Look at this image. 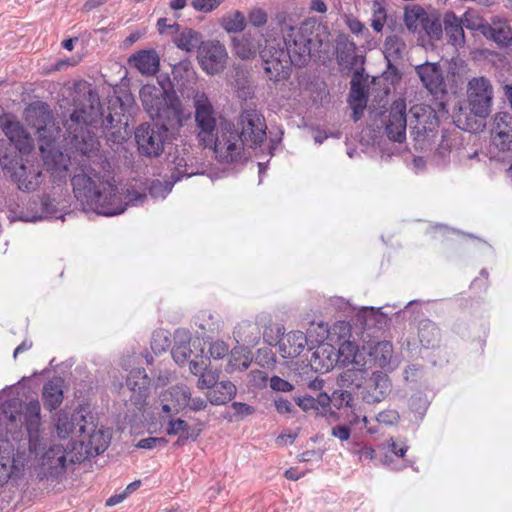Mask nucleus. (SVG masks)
<instances>
[{"label": "nucleus", "mask_w": 512, "mask_h": 512, "mask_svg": "<svg viewBox=\"0 0 512 512\" xmlns=\"http://www.w3.org/2000/svg\"><path fill=\"white\" fill-rule=\"evenodd\" d=\"M214 108L205 94L195 99V122L198 138L205 147L213 148L220 163H245L244 146L260 147L266 138V123L256 109H244L237 124L222 118L217 127Z\"/></svg>", "instance_id": "nucleus-1"}, {"label": "nucleus", "mask_w": 512, "mask_h": 512, "mask_svg": "<svg viewBox=\"0 0 512 512\" xmlns=\"http://www.w3.org/2000/svg\"><path fill=\"white\" fill-rule=\"evenodd\" d=\"M0 128L7 137L0 139V165L5 175L23 192H32L42 182L39 162L28 159L34 148L33 139L11 113L0 115Z\"/></svg>", "instance_id": "nucleus-2"}, {"label": "nucleus", "mask_w": 512, "mask_h": 512, "mask_svg": "<svg viewBox=\"0 0 512 512\" xmlns=\"http://www.w3.org/2000/svg\"><path fill=\"white\" fill-rule=\"evenodd\" d=\"M0 128L7 137L0 139V165L5 175L23 192H32L42 182L39 162L28 159L34 148L33 139L11 113L0 115Z\"/></svg>", "instance_id": "nucleus-3"}, {"label": "nucleus", "mask_w": 512, "mask_h": 512, "mask_svg": "<svg viewBox=\"0 0 512 512\" xmlns=\"http://www.w3.org/2000/svg\"><path fill=\"white\" fill-rule=\"evenodd\" d=\"M73 110L63 120L70 144L82 156H90L98 141L89 127L96 126L103 116L99 95L85 80L76 81L72 92Z\"/></svg>", "instance_id": "nucleus-4"}, {"label": "nucleus", "mask_w": 512, "mask_h": 512, "mask_svg": "<svg viewBox=\"0 0 512 512\" xmlns=\"http://www.w3.org/2000/svg\"><path fill=\"white\" fill-rule=\"evenodd\" d=\"M71 184L75 198L84 209L111 217L122 214L127 208L114 177L101 180L97 174L91 177L80 173L71 177Z\"/></svg>", "instance_id": "nucleus-5"}, {"label": "nucleus", "mask_w": 512, "mask_h": 512, "mask_svg": "<svg viewBox=\"0 0 512 512\" xmlns=\"http://www.w3.org/2000/svg\"><path fill=\"white\" fill-rule=\"evenodd\" d=\"M326 27L315 20H305L299 27L289 25L284 36L279 38L293 60L295 67H305L312 55L322 52Z\"/></svg>", "instance_id": "nucleus-6"}, {"label": "nucleus", "mask_w": 512, "mask_h": 512, "mask_svg": "<svg viewBox=\"0 0 512 512\" xmlns=\"http://www.w3.org/2000/svg\"><path fill=\"white\" fill-rule=\"evenodd\" d=\"M139 96L144 110L153 121H163L172 127L182 126L183 109L177 93L166 94L154 84H145Z\"/></svg>", "instance_id": "nucleus-7"}, {"label": "nucleus", "mask_w": 512, "mask_h": 512, "mask_svg": "<svg viewBox=\"0 0 512 512\" xmlns=\"http://www.w3.org/2000/svg\"><path fill=\"white\" fill-rule=\"evenodd\" d=\"M264 43L259 56L266 76L274 84L287 81L294 66L289 52L283 47L279 38L265 39Z\"/></svg>", "instance_id": "nucleus-8"}, {"label": "nucleus", "mask_w": 512, "mask_h": 512, "mask_svg": "<svg viewBox=\"0 0 512 512\" xmlns=\"http://www.w3.org/2000/svg\"><path fill=\"white\" fill-rule=\"evenodd\" d=\"M171 128L174 127L163 121L140 124L134 133L139 155L149 159L160 157L164 152L165 145L171 141Z\"/></svg>", "instance_id": "nucleus-9"}, {"label": "nucleus", "mask_w": 512, "mask_h": 512, "mask_svg": "<svg viewBox=\"0 0 512 512\" xmlns=\"http://www.w3.org/2000/svg\"><path fill=\"white\" fill-rule=\"evenodd\" d=\"M25 120L27 124L35 129L39 140L46 145L52 144L60 128L55 125L54 116L48 103L36 101L25 109Z\"/></svg>", "instance_id": "nucleus-10"}, {"label": "nucleus", "mask_w": 512, "mask_h": 512, "mask_svg": "<svg viewBox=\"0 0 512 512\" xmlns=\"http://www.w3.org/2000/svg\"><path fill=\"white\" fill-rule=\"evenodd\" d=\"M468 104L471 113L479 118H486L491 111L493 88L485 77L473 78L468 83Z\"/></svg>", "instance_id": "nucleus-11"}, {"label": "nucleus", "mask_w": 512, "mask_h": 512, "mask_svg": "<svg viewBox=\"0 0 512 512\" xmlns=\"http://www.w3.org/2000/svg\"><path fill=\"white\" fill-rule=\"evenodd\" d=\"M409 127L416 140L433 136L439 127L436 111L429 105H413L409 110Z\"/></svg>", "instance_id": "nucleus-12"}, {"label": "nucleus", "mask_w": 512, "mask_h": 512, "mask_svg": "<svg viewBox=\"0 0 512 512\" xmlns=\"http://www.w3.org/2000/svg\"><path fill=\"white\" fill-rule=\"evenodd\" d=\"M77 444L76 441L70 440L66 446L53 444L45 451L42 465L47 479H58L65 474L67 469L66 456L76 449Z\"/></svg>", "instance_id": "nucleus-13"}, {"label": "nucleus", "mask_w": 512, "mask_h": 512, "mask_svg": "<svg viewBox=\"0 0 512 512\" xmlns=\"http://www.w3.org/2000/svg\"><path fill=\"white\" fill-rule=\"evenodd\" d=\"M200 67L208 75L221 73L227 65L228 53L218 40H208L197 54Z\"/></svg>", "instance_id": "nucleus-14"}, {"label": "nucleus", "mask_w": 512, "mask_h": 512, "mask_svg": "<svg viewBox=\"0 0 512 512\" xmlns=\"http://www.w3.org/2000/svg\"><path fill=\"white\" fill-rule=\"evenodd\" d=\"M391 390L392 383L387 373L380 370L371 371L361 390V399L367 404L379 403L391 393Z\"/></svg>", "instance_id": "nucleus-15"}, {"label": "nucleus", "mask_w": 512, "mask_h": 512, "mask_svg": "<svg viewBox=\"0 0 512 512\" xmlns=\"http://www.w3.org/2000/svg\"><path fill=\"white\" fill-rule=\"evenodd\" d=\"M150 384L151 379L144 368H134L127 375L126 386L132 392L130 401L139 411L143 410L147 404Z\"/></svg>", "instance_id": "nucleus-16"}, {"label": "nucleus", "mask_w": 512, "mask_h": 512, "mask_svg": "<svg viewBox=\"0 0 512 512\" xmlns=\"http://www.w3.org/2000/svg\"><path fill=\"white\" fill-rule=\"evenodd\" d=\"M357 46L345 33H339L336 38V61L341 71H352L358 64L364 65L365 56L356 54Z\"/></svg>", "instance_id": "nucleus-17"}, {"label": "nucleus", "mask_w": 512, "mask_h": 512, "mask_svg": "<svg viewBox=\"0 0 512 512\" xmlns=\"http://www.w3.org/2000/svg\"><path fill=\"white\" fill-rule=\"evenodd\" d=\"M407 121L405 101L403 99L393 101L385 125L387 137L394 142L402 143L406 139Z\"/></svg>", "instance_id": "nucleus-18"}, {"label": "nucleus", "mask_w": 512, "mask_h": 512, "mask_svg": "<svg viewBox=\"0 0 512 512\" xmlns=\"http://www.w3.org/2000/svg\"><path fill=\"white\" fill-rule=\"evenodd\" d=\"M492 144L502 152L512 150V114L510 112H498L491 129Z\"/></svg>", "instance_id": "nucleus-19"}, {"label": "nucleus", "mask_w": 512, "mask_h": 512, "mask_svg": "<svg viewBox=\"0 0 512 512\" xmlns=\"http://www.w3.org/2000/svg\"><path fill=\"white\" fill-rule=\"evenodd\" d=\"M329 341L319 343L310 358V365L318 373H327L335 366H338L336 358V345H334V336H329Z\"/></svg>", "instance_id": "nucleus-20"}, {"label": "nucleus", "mask_w": 512, "mask_h": 512, "mask_svg": "<svg viewBox=\"0 0 512 512\" xmlns=\"http://www.w3.org/2000/svg\"><path fill=\"white\" fill-rule=\"evenodd\" d=\"M58 212L57 203L54 198L49 194L32 197L27 204V215L22 216L21 219L29 222H36L55 216Z\"/></svg>", "instance_id": "nucleus-21"}, {"label": "nucleus", "mask_w": 512, "mask_h": 512, "mask_svg": "<svg viewBox=\"0 0 512 512\" xmlns=\"http://www.w3.org/2000/svg\"><path fill=\"white\" fill-rule=\"evenodd\" d=\"M86 417L80 412H73L69 414L61 410L57 414L56 419V432L59 438L67 439L76 428H78L79 435L86 433Z\"/></svg>", "instance_id": "nucleus-22"}, {"label": "nucleus", "mask_w": 512, "mask_h": 512, "mask_svg": "<svg viewBox=\"0 0 512 512\" xmlns=\"http://www.w3.org/2000/svg\"><path fill=\"white\" fill-rule=\"evenodd\" d=\"M262 35H254L250 31L244 33L240 38H232V52L242 60L253 59L257 53L260 54Z\"/></svg>", "instance_id": "nucleus-23"}, {"label": "nucleus", "mask_w": 512, "mask_h": 512, "mask_svg": "<svg viewBox=\"0 0 512 512\" xmlns=\"http://www.w3.org/2000/svg\"><path fill=\"white\" fill-rule=\"evenodd\" d=\"M68 162L69 159L60 151L51 152L49 156L45 157L44 164L54 185L59 187L66 184L70 177Z\"/></svg>", "instance_id": "nucleus-24"}, {"label": "nucleus", "mask_w": 512, "mask_h": 512, "mask_svg": "<svg viewBox=\"0 0 512 512\" xmlns=\"http://www.w3.org/2000/svg\"><path fill=\"white\" fill-rule=\"evenodd\" d=\"M128 63L142 74L155 75L159 72L160 57L155 49H142L132 54Z\"/></svg>", "instance_id": "nucleus-25"}, {"label": "nucleus", "mask_w": 512, "mask_h": 512, "mask_svg": "<svg viewBox=\"0 0 512 512\" xmlns=\"http://www.w3.org/2000/svg\"><path fill=\"white\" fill-rule=\"evenodd\" d=\"M6 418L11 422H16L18 419L24 418L25 427H40L41 426V406L37 399H32L25 404L23 412L21 411H8L3 409Z\"/></svg>", "instance_id": "nucleus-26"}, {"label": "nucleus", "mask_w": 512, "mask_h": 512, "mask_svg": "<svg viewBox=\"0 0 512 512\" xmlns=\"http://www.w3.org/2000/svg\"><path fill=\"white\" fill-rule=\"evenodd\" d=\"M418 338L422 348L433 351L441 348V330L438 325L430 319H422L418 323Z\"/></svg>", "instance_id": "nucleus-27"}, {"label": "nucleus", "mask_w": 512, "mask_h": 512, "mask_svg": "<svg viewBox=\"0 0 512 512\" xmlns=\"http://www.w3.org/2000/svg\"><path fill=\"white\" fill-rule=\"evenodd\" d=\"M370 374L371 370L367 368H356L353 366L340 374L338 384L341 388L355 391L361 397V390H363Z\"/></svg>", "instance_id": "nucleus-28"}, {"label": "nucleus", "mask_w": 512, "mask_h": 512, "mask_svg": "<svg viewBox=\"0 0 512 512\" xmlns=\"http://www.w3.org/2000/svg\"><path fill=\"white\" fill-rule=\"evenodd\" d=\"M191 333L187 329L178 328L174 332V345L171 349V356L175 363L184 366L192 353Z\"/></svg>", "instance_id": "nucleus-29"}, {"label": "nucleus", "mask_w": 512, "mask_h": 512, "mask_svg": "<svg viewBox=\"0 0 512 512\" xmlns=\"http://www.w3.org/2000/svg\"><path fill=\"white\" fill-rule=\"evenodd\" d=\"M62 384V378L49 380L44 384L42 390V400L46 410L52 412L62 404L64 399Z\"/></svg>", "instance_id": "nucleus-30"}, {"label": "nucleus", "mask_w": 512, "mask_h": 512, "mask_svg": "<svg viewBox=\"0 0 512 512\" xmlns=\"http://www.w3.org/2000/svg\"><path fill=\"white\" fill-rule=\"evenodd\" d=\"M423 85L431 92L436 91L443 83V76L438 63L426 62L415 68Z\"/></svg>", "instance_id": "nucleus-31"}, {"label": "nucleus", "mask_w": 512, "mask_h": 512, "mask_svg": "<svg viewBox=\"0 0 512 512\" xmlns=\"http://www.w3.org/2000/svg\"><path fill=\"white\" fill-rule=\"evenodd\" d=\"M334 345H336V358L338 366H346L348 364H358L356 357L359 351L358 345L354 341L345 339L342 335L334 337Z\"/></svg>", "instance_id": "nucleus-32"}, {"label": "nucleus", "mask_w": 512, "mask_h": 512, "mask_svg": "<svg viewBox=\"0 0 512 512\" xmlns=\"http://www.w3.org/2000/svg\"><path fill=\"white\" fill-rule=\"evenodd\" d=\"M205 42L202 33L189 27L183 28L179 35L173 39V43L177 48L188 53L199 52Z\"/></svg>", "instance_id": "nucleus-33"}, {"label": "nucleus", "mask_w": 512, "mask_h": 512, "mask_svg": "<svg viewBox=\"0 0 512 512\" xmlns=\"http://www.w3.org/2000/svg\"><path fill=\"white\" fill-rule=\"evenodd\" d=\"M443 23L446 34L449 37V43L462 47L466 40L461 19L450 10L444 14Z\"/></svg>", "instance_id": "nucleus-34"}, {"label": "nucleus", "mask_w": 512, "mask_h": 512, "mask_svg": "<svg viewBox=\"0 0 512 512\" xmlns=\"http://www.w3.org/2000/svg\"><path fill=\"white\" fill-rule=\"evenodd\" d=\"M237 393L235 384L229 380L220 381L212 390H208L206 397L215 406L225 405L230 402Z\"/></svg>", "instance_id": "nucleus-35"}, {"label": "nucleus", "mask_w": 512, "mask_h": 512, "mask_svg": "<svg viewBox=\"0 0 512 512\" xmlns=\"http://www.w3.org/2000/svg\"><path fill=\"white\" fill-rule=\"evenodd\" d=\"M357 318L364 327L371 325L382 327L389 321L387 314L382 311V307H363L357 314Z\"/></svg>", "instance_id": "nucleus-36"}, {"label": "nucleus", "mask_w": 512, "mask_h": 512, "mask_svg": "<svg viewBox=\"0 0 512 512\" xmlns=\"http://www.w3.org/2000/svg\"><path fill=\"white\" fill-rule=\"evenodd\" d=\"M182 179L183 175L177 170L176 172H171L169 180L164 182L158 179L152 180L148 188L149 194L153 198H165L171 192L174 184Z\"/></svg>", "instance_id": "nucleus-37"}, {"label": "nucleus", "mask_w": 512, "mask_h": 512, "mask_svg": "<svg viewBox=\"0 0 512 512\" xmlns=\"http://www.w3.org/2000/svg\"><path fill=\"white\" fill-rule=\"evenodd\" d=\"M287 343L289 344L288 350L286 349V344L283 343L281 345V351L287 354L286 357L296 358L305 349L307 338L301 331H292L287 335Z\"/></svg>", "instance_id": "nucleus-38"}, {"label": "nucleus", "mask_w": 512, "mask_h": 512, "mask_svg": "<svg viewBox=\"0 0 512 512\" xmlns=\"http://www.w3.org/2000/svg\"><path fill=\"white\" fill-rule=\"evenodd\" d=\"M293 400L303 410H320L326 411L328 407L329 396L325 392L320 393L317 398L310 395L305 396H293Z\"/></svg>", "instance_id": "nucleus-39"}, {"label": "nucleus", "mask_w": 512, "mask_h": 512, "mask_svg": "<svg viewBox=\"0 0 512 512\" xmlns=\"http://www.w3.org/2000/svg\"><path fill=\"white\" fill-rule=\"evenodd\" d=\"M220 26L227 33H241L246 28V19L241 11L236 10L233 13L222 17L220 20Z\"/></svg>", "instance_id": "nucleus-40"}, {"label": "nucleus", "mask_w": 512, "mask_h": 512, "mask_svg": "<svg viewBox=\"0 0 512 512\" xmlns=\"http://www.w3.org/2000/svg\"><path fill=\"white\" fill-rule=\"evenodd\" d=\"M172 76L176 84L185 85L189 82L194 75L192 62L188 59L179 61L178 63L170 64Z\"/></svg>", "instance_id": "nucleus-41"}, {"label": "nucleus", "mask_w": 512, "mask_h": 512, "mask_svg": "<svg viewBox=\"0 0 512 512\" xmlns=\"http://www.w3.org/2000/svg\"><path fill=\"white\" fill-rule=\"evenodd\" d=\"M405 48L406 44L400 36H387L384 42V56L385 58L400 60L403 57V51Z\"/></svg>", "instance_id": "nucleus-42"}, {"label": "nucleus", "mask_w": 512, "mask_h": 512, "mask_svg": "<svg viewBox=\"0 0 512 512\" xmlns=\"http://www.w3.org/2000/svg\"><path fill=\"white\" fill-rule=\"evenodd\" d=\"M427 12L420 5L406 6L404 12V23L407 29L411 32H415L417 29L416 22L419 21L421 25L424 20H427Z\"/></svg>", "instance_id": "nucleus-43"}, {"label": "nucleus", "mask_w": 512, "mask_h": 512, "mask_svg": "<svg viewBox=\"0 0 512 512\" xmlns=\"http://www.w3.org/2000/svg\"><path fill=\"white\" fill-rule=\"evenodd\" d=\"M424 376V366L417 363L408 364L403 371L404 380L410 385L411 389L420 386L423 382Z\"/></svg>", "instance_id": "nucleus-44"}, {"label": "nucleus", "mask_w": 512, "mask_h": 512, "mask_svg": "<svg viewBox=\"0 0 512 512\" xmlns=\"http://www.w3.org/2000/svg\"><path fill=\"white\" fill-rule=\"evenodd\" d=\"M429 406L430 401L427 395L421 391L412 394L409 399V408L419 420H423Z\"/></svg>", "instance_id": "nucleus-45"}, {"label": "nucleus", "mask_w": 512, "mask_h": 512, "mask_svg": "<svg viewBox=\"0 0 512 512\" xmlns=\"http://www.w3.org/2000/svg\"><path fill=\"white\" fill-rule=\"evenodd\" d=\"M392 351L389 341H379L371 348L370 356L374 357L380 367H385L390 362Z\"/></svg>", "instance_id": "nucleus-46"}, {"label": "nucleus", "mask_w": 512, "mask_h": 512, "mask_svg": "<svg viewBox=\"0 0 512 512\" xmlns=\"http://www.w3.org/2000/svg\"><path fill=\"white\" fill-rule=\"evenodd\" d=\"M171 346L170 334L164 329L155 330L152 334L150 347L155 355H160Z\"/></svg>", "instance_id": "nucleus-47"}, {"label": "nucleus", "mask_w": 512, "mask_h": 512, "mask_svg": "<svg viewBox=\"0 0 512 512\" xmlns=\"http://www.w3.org/2000/svg\"><path fill=\"white\" fill-rule=\"evenodd\" d=\"M383 3L384 0L373 1V17L371 20V27L376 33H380L383 30L387 20V13Z\"/></svg>", "instance_id": "nucleus-48"}, {"label": "nucleus", "mask_w": 512, "mask_h": 512, "mask_svg": "<svg viewBox=\"0 0 512 512\" xmlns=\"http://www.w3.org/2000/svg\"><path fill=\"white\" fill-rule=\"evenodd\" d=\"M202 423L190 426L188 422L186 421V427H184L182 430H180L179 436L177 440L174 442L175 447H182L186 445L188 441H196L202 432Z\"/></svg>", "instance_id": "nucleus-49"}, {"label": "nucleus", "mask_w": 512, "mask_h": 512, "mask_svg": "<svg viewBox=\"0 0 512 512\" xmlns=\"http://www.w3.org/2000/svg\"><path fill=\"white\" fill-rule=\"evenodd\" d=\"M108 444L109 440L107 439L104 431L94 430L93 433L89 436L90 450L88 453L90 455H100L107 449Z\"/></svg>", "instance_id": "nucleus-50"}, {"label": "nucleus", "mask_w": 512, "mask_h": 512, "mask_svg": "<svg viewBox=\"0 0 512 512\" xmlns=\"http://www.w3.org/2000/svg\"><path fill=\"white\" fill-rule=\"evenodd\" d=\"M368 91L363 83L351 82L350 94L348 103L349 105L367 106Z\"/></svg>", "instance_id": "nucleus-51"}, {"label": "nucleus", "mask_w": 512, "mask_h": 512, "mask_svg": "<svg viewBox=\"0 0 512 512\" xmlns=\"http://www.w3.org/2000/svg\"><path fill=\"white\" fill-rule=\"evenodd\" d=\"M28 436L29 451L38 455L45 449L44 438L41 436L40 427H25Z\"/></svg>", "instance_id": "nucleus-52"}, {"label": "nucleus", "mask_w": 512, "mask_h": 512, "mask_svg": "<svg viewBox=\"0 0 512 512\" xmlns=\"http://www.w3.org/2000/svg\"><path fill=\"white\" fill-rule=\"evenodd\" d=\"M422 28L430 39L440 40L443 36V28L441 21L438 17H431L427 14V20H424Z\"/></svg>", "instance_id": "nucleus-53"}, {"label": "nucleus", "mask_w": 512, "mask_h": 512, "mask_svg": "<svg viewBox=\"0 0 512 512\" xmlns=\"http://www.w3.org/2000/svg\"><path fill=\"white\" fill-rule=\"evenodd\" d=\"M353 397L351 392L348 390H335L332 395L329 396L328 407L333 405L336 409L343 407H352Z\"/></svg>", "instance_id": "nucleus-54"}, {"label": "nucleus", "mask_w": 512, "mask_h": 512, "mask_svg": "<svg viewBox=\"0 0 512 512\" xmlns=\"http://www.w3.org/2000/svg\"><path fill=\"white\" fill-rule=\"evenodd\" d=\"M172 401L176 402V405L180 410L188 407L191 400V391L186 386L173 387L170 392Z\"/></svg>", "instance_id": "nucleus-55"}, {"label": "nucleus", "mask_w": 512, "mask_h": 512, "mask_svg": "<svg viewBox=\"0 0 512 512\" xmlns=\"http://www.w3.org/2000/svg\"><path fill=\"white\" fill-rule=\"evenodd\" d=\"M496 44L508 47L512 43V29L509 25L495 28L494 38L492 39Z\"/></svg>", "instance_id": "nucleus-56"}, {"label": "nucleus", "mask_w": 512, "mask_h": 512, "mask_svg": "<svg viewBox=\"0 0 512 512\" xmlns=\"http://www.w3.org/2000/svg\"><path fill=\"white\" fill-rule=\"evenodd\" d=\"M218 373L211 371H203L198 378L197 387L199 389L212 390L218 383Z\"/></svg>", "instance_id": "nucleus-57"}, {"label": "nucleus", "mask_w": 512, "mask_h": 512, "mask_svg": "<svg viewBox=\"0 0 512 512\" xmlns=\"http://www.w3.org/2000/svg\"><path fill=\"white\" fill-rule=\"evenodd\" d=\"M224 0H192L191 6L198 12L210 13L217 9Z\"/></svg>", "instance_id": "nucleus-58"}, {"label": "nucleus", "mask_w": 512, "mask_h": 512, "mask_svg": "<svg viewBox=\"0 0 512 512\" xmlns=\"http://www.w3.org/2000/svg\"><path fill=\"white\" fill-rule=\"evenodd\" d=\"M168 444V440L165 437H147L140 439L136 444L139 449H153L155 447H165Z\"/></svg>", "instance_id": "nucleus-59"}, {"label": "nucleus", "mask_w": 512, "mask_h": 512, "mask_svg": "<svg viewBox=\"0 0 512 512\" xmlns=\"http://www.w3.org/2000/svg\"><path fill=\"white\" fill-rule=\"evenodd\" d=\"M203 352L204 350L201 349L200 354L196 355V358H201V362H198L196 360L189 361V370L193 375L199 376L203 371H206L208 369V365L210 364V358L206 357L204 359Z\"/></svg>", "instance_id": "nucleus-60"}, {"label": "nucleus", "mask_w": 512, "mask_h": 512, "mask_svg": "<svg viewBox=\"0 0 512 512\" xmlns=\"http://www.w3.org/2000/svg\"><path fill=\"white\" fill-rule=\"evenodd\" d=\"M376 419L380 424L391 426V425H395L399 422L400 415L397 410L388 409V410L381 411L377 415Z\"/></svg>", "instance_id": "nucleus-61"}, {"label": "nucleus", "mask_w": 512, "mask_h": 512, "mask_svg": "<svg viewBox=\"0 0 512 512\" xmlns=\"http://www.w3.org/2000/svg\"><path fill=\"white\" fill-rule=\"evenodd\" d=\"M157 82L160 87H158L160 90H163L166 92V94L176 93L175 91V85L176 81H174V77H170L168 73H160L157 76Z\"/></svg>", "instance_id": "nucleus-62"}, {"label": "nucleus", "mask_w": 512, "mask_h": 512, "mask_svg": "<svg viewBox=\"0 0 512 512\" xmlns=\"http://www.w3.org/2000/svg\"><path fill=\"white\" fill-rule=\"evenodd\" d=\"M270 388L276 392H290L294 390V385L289 381L274 375L270 378Z\"/></svg>", "instance_id": "nucleus-63"}, {"label": "nucleus", "mask_w": 512, "mask_h": 512, "mask_svg": "<svg viewBox=\"0 0 512 512\" xmlns=\"http://www.w3.org/2000/svg\"><path fill=\"white\" fill-rule=\"evenodd\" d=\"M248 20L254 27H262L267 22V14L263 9L257 8L250 11Z\"/></svg>", "instance_id": "nucleus-64"}]
</instances>
